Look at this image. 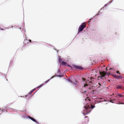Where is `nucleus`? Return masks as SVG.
Listing matches in <instances>:
<instances>
[{"label": "nucleus", "instance_id": "1", "mask_svg": "<svg viewBox=\"0 0 124 124\" xmlns=\"http://www.w3.org/2000/svg\"><path fill=\"white\" fill-rule=\"evenodd\" d=\"M95 107V106L91 105L90 106L87 105L84 108H85V111H86V112L85 114H87L89 113L91 111V108L93 109Z\"/></svg>", "mask_w": 124, "mask_h": 124}, {"label": "nucleus", "instance_id": "2", "mask_svg": "<svg viewBox=\"0 0 124 124\" xmlns=\"http://www.w3.org/2000/svg\"><path fill=\"white\" fill-rule=\"evenodd\" d=\"M86 25V24L85 23H82L79 28L78 29V31L81 32L82 31L85 27Z\"/></svg>", "mask_w": 124, "mask_h": 124}, {"label": "nucleus", "instance_id": "3", "mask_svg": "<svg viewBox=\"0 0 124 124\" xmlns=\"http://www.w3.org/2000/svg\"><path fill=\"white\" fill-rule=\"evenodd\" d=\"M88 88L87 89V90L88 91L91 93L94 94V92L95 91L94 89H93L92 88L90 87L89 86H88Z\"/></svg>", "mask_w": 124, "mask_h": 124}, {"label": "nucleus", "instance_id": "4", "mask_svg": "<svg viewBox=\"0 0 124 124\" xmlns=\"http://www.w3.org/2000/svg\"><path fill=\"white\" fill-rule=\"evenodd\" d=\"M73 66L74 67V68L77 69H78L79 70H82L83 69V68L82 67L79 66L73 65Z\"/></svg>", "mask_w": 124, "mask_h": 124}, {"label": "nucleus", "instance_id": "5", "mask_svg": "<svg viewBox=\"0 0 124 124\" xmlns=\"http://www.w3.org/2000/svg\"><path fill=\"white\" fill-rule=\"evenodd\" d=\"M50 80V79H48L43 84H42L39 85V86L37 87V88H38L42 86L43 85H45Z\"/></svg>", "mask_w": 124, "mask_h": 124}, {"label": "nucleus", "instance_id": "6", "mask_svg": "<svg viewBox=\"0 0 124 124\" xmlns=\"http://www.w3.org/2000/svg\"><path fill=\"white\" fill-rule=\"evenodd\" d=\"M28 117L30 119H31L32 120V121H33L35 122L37 124H39V123L38 121H37L35 119H34V118L30 116H28Z\"/></svg>", "mask_w": 124, "mask_h": 124}, {"label": "nucleus", "instance_id": "7", "mask_svg": "<svg viewBox=\"0 0 124 124\" xmlns=\"http://www.w3.org/2000/svg\"><path fill=\"white\" fill-rule=\"evenodd\" d=\"M100 74L101 76L100 77L102 78V77H104L106 75V73L105 71L101 72Z\"/></svg>", "mask_w": 124, "mask_h": 124}, {"label": "nucleus", "instance_id": "8", "mask_svg": "<svg viewBox=\"0 0 124 124\" xmlns=\"http://www.w3.org/2000/svg\"><path fill=\"white\" fill-rule=\"evenodd\" d=\"M82 80L83 81H84L85 82V84L84 85V87H85L86 86H88V84H87L86 83H88V82H87V81H86V79L85 78H82Z\"/></svg>", "mask_w": 124, "mask_h": 124}, {"label": "nucleus", "instance_id": "9", "mask_svg": "<svg viewBox=\"0 0 124 124\" xmlns=\"http://www.w3.org/2000/svg\"><path fill=\"white\" fill-rule=\"evenodd\" d=\"M113 76L114 77L118 79H120L121 78H122V76H118L117 75H113Z\"/></svg>", "mask_w": 124, "mask_h": 124}, {"label": "nucleus", "instance_id": "10", "mask_svg": "<svg viewBox=\"0 0 124 124\" xmlns=\"http://www.w3.org/2000/svg\"><path fill=\"white\" fill-rule=\"evenodd\" d=\"M116 89H120L122 88V86L121 85H117L116 87Z\"/></svg>", "mask_w": 124, "mask_h": 124}, {"label": "nucleus", "instance_id": "11", "mask_svg": "<svg viewBox=\"0 0 124 124\" xmlns=\"http://www.w3.org/2000/svg\"><path fill=\"white\" fill-rule=\"evenodd\" d=\"M78 83V82L76 81H75L74 82H73V84H74L75 85H77Z\"/></svg>", "mask_w": 124, "mask_h": 124}, {"label": "nucleus", "instance_id": "12", "mask_svg": "<svg viewBox=\"0 0 124 124\" xmlns=\"http://www.w3.org/2000/svg\"><path fill=\"white\" fill-rule=\"evenodd\" d=\"M118 95L120 97H123V95H122L120 93L118 94Z\"/></svg>", "mask_w": 124, "mask_h": 124}, {"label": "nucleus", "instance_id": "13", "mask_svg": "<svg viewBox=\"0 0 124 124\" xmlns=\"http://www.w3.org/2000/svg\"><path fill=\"white\" fill-rule=\"evenodd\" d=\"M34 90V89L31 91L29 93V94H31L32 93L33 91Z\"/></svg>", "mask_w": 124, "mask_h": 124}, {"label": "nucleus", "instance_id": "14", "mask_svg": "<svg viewBox=\"0 0 124 124\" xmlns=\"http://www.w3.org/2000/svg\"><path fill=\"white\" fill-rule=\"evenodd\" d=\"M90 79H91V80L92 81H93V80L94 79V78L90 77Z\"/></svg>", "mask_w": 124, "mask_h": 124}, {"label": "nucleus", "instance_id": "15", "mask_svg": "<svg viewBox=\"0 0 124 124\" xmlns=\"http://www.w3.org/2000/svg\"><path fill=\"white\" fill-rule=\"evenodd\" d=\"M67 80L69 82H72L70 80V79H67Z\"/></svg>", "mask_w": 124, "mask_h": 124}, {"label": "nucleus", "instance_id": "16", "mask_svg": "<svg viewBox=\"0 0 124 124\" xmlns=\"http://www.w3.org/2000/svg\"><path fill=\"white\" fill-rule=\"evenodd\" d=\"M89 83L90 85H92V83L93 84V82L92 81H90Z\"/></svg>", "mask_w": 124, "mask_h": 124}, {"label": "nucleus", "instance_id": "17", "mask_svg": "<svg viewBox=\"0 0 124 124\" xmlns=\"http://www.w3.org/2000/svg\"><path fill=\"white\" fill-rule=\"evenodd\" d=\"M62 63L63 64H66V63L65 62H62Z\"/></svg>", "mask_w": 124, "mask_h": 124}, {"label": "nucleus", "instance_id": "18", "mask_svg": "<svg viewBox=\"0 0 124 124\" xmlns=\"http://www.w3.org/2000/svg\"><path fill=\"white\" fill-rule=\"evenodd\" d=\"M87 98H88V97H87V98L85 99V100H89V101H90V99H88Z\"/></svg>", "mask_w": 124, "mask_h": 124}, {"label": "nucleus", "instance_id": "19", "mask_svg": "<svg viewBox=\"0 0 124 124\" xmlns=\"http://www.w3.org/2000/svg\"><path fill=\"white\" fill-rule=\"evenodd\" d=\"M86 92V91H84L83 92H81V93H85V92Z\"/></svg>", "mask_w": 124, "mask_h": 124}, {"label": "nucleus", "instance_id": "20", "mask_svg": "<svg viewBox=\"0 0 124 124\" xmlns=\"http://www.w3.org/2000/svg\"><path fill=\"white\" fill-rule=\"evenodd\" d=\"M116 73H119V74H120V73H119V72L118 71H116Z\"/></svg>", "mask_w": 124, "mask_h": 124}, {"label": "nucleus", "instance_id": "21", "mask_svg": "<svg viewBox=\"0 0 124 124\" xmlns=\"http://www.w3.org/2000/svg\"><path fill=\"white\" fill-rule=\"evenodd\" d=\"M29 42H31V40L29 39Z\"/></svg>", "mask_w": 124, "mask_h": 124}, {"label": "nucleus", "instance_id": "22", "mask_svg": "<svg viewBox=\"0 0 124 124\" xmlns=\"http://www.w3.org/2000/svg\"><path fill=\"white\" fill-rule=\"evenodd\" d=\"M98 84H99L100 85V86L101 85L100 83H98Z\"/></svg>", "mask_w": 124, "mask_h": 124}, {"label": "nucleus", "instance_id": "23", "mask_svg": "<svg viewBox=\"0 0 124 124\" xmlns=\"http://www.w3.org/2000/svg\"><path fill=\"white\" fill-rule=\"evenodd\" d=\"M27 40V39H25L24 40V42H25V41L26 40Z\"/></svg>", "mask_w": 124, "mask_h": 124}, {"label": "nucleus", "instance_id": "24", "mask_svg": "<svg viewBox=\"0 0 124 124\" xmlns=\"http://www.w3.org/2000/svg\"><path fill=\"white\" fill-rule=\"evenodd\" d=\"M54 77V76H53V77H52V78H51L50 79H52V78H53V77Z\"/></svg>", "mask_w": 124, "mask_h": 124}, {"label": "nucleus", "instance_id": "25", "mask_svg": "<svg viewBox=\"0 0 124 124\" xmlns=\"http://www.w3.org/2000/svg\"><path fill=\"white\" fill-rule=\"evenodd\" d=\"M92 18H91L90 19V20H89L90 21H91V20H92Z\"/></svg>", "mask_w": 124, "mask_h": 124}, {"label": "nucleus", "instance_id": "26", "mask_svg": "<svg viewBox=\"0 0 124 124\" xmlns=\"http://www.w3.org/2000/svg\"><path fill=\"white\" fill-rule=\"evenodd\" d=\"M87 117L88 118V116H85V118Z\"/></svg>", "mask_w": 124, "mask_h": 124}, {"label": "nucleus", "instance_id": "27", "mask_svg": "<svg viewBox=\"0 0 124 124\" xmlns=\"http://www.w3.org/2000/svg\"><path fill=\"white\" fill-rule=\"evenodd\" d=\"M1 30H3V29H2V28H1Z\"/></svg>", "mask_w": 124, "mask_h": 124}, {"label": "nucleus", "instance_id": "28", "mask_svg": "<svg viewBox=\"0 0 124 124\" xmlns=\"http://www.w3.org/2000/svg\"><path fill=\"white\" fill-rule=\"evenodd\" d=\"M112 69V68H110V69H109V70H111V69Z\"/></svg>", "mask_w": 124, "mask_h": 124}, {"label": "nucleus", "instance_id": "29", "mask_svg": "<svg viewBox=\"0 0 124 124\" xmlns=\"http://www.w3.org/2000/svg\"><path fill=\"white\" fill-rule=\"evenodd\" d=\"M106 71H107V68H106Z\"/></svg>", "mask_w": 124, "mask_h": 124}, {"label": "nucleus", "instance_id": "30", "mask_svg": "<svg viewBox=\"0 0 124 124\" xmlns=\"http://www.w3.org/2000/svg\"><path fill=\"white\" fill-rule=\"evenodd\" d=\"M71 68H72V67L70 66Z\"/></svg>", "mask_w": 124, "mask_h": 124}]
</instances>
